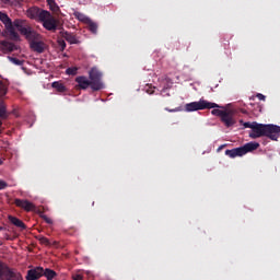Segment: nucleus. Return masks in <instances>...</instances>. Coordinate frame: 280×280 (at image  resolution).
<instances>
[{
    "mask_svg": "<svg viewBox=\"0 0 280 280\" xmlns=\"http://www.w3.org/2000/svg\"><path fill=\"white\" fill-rule=\"evenodd\" d=\"M14 26L19 32L25 36L26 40L30 42L32 51L36 54H43L47 49V44L40 37V34L36 33L30 26L25 25V20H14Z\"/></svg>",
    "mask_w": 280,
    "mask_h": 280,
    "instance_id": "f257e3e1",
    "label": "nucleus"
},
{
    "mask_svg": "<svg viewBox=\"0 0 280 280\" xmlns=\"http://www.w3.org/2000/svg\"><path fill=\"white\" fill-rule=\"evenodd\" d=\"M89 78L77 77L75 82L79 84L80 89L86 90L90 86L92 91H102V89H104V82H102V72H100L97 68H92L90 70Z\"/></svg>",
    "mask_w": 280,
    "mask_h": 280,
    "instance_id": "f03ea898",
    "label": "nucleus"
},
{
    "mask_svg": "<svg viewBox=\"0 0 280 280\" xmlns=\"http://www.w3.org/2000/svg\"><path fill=\"white\" fill-rule=\"evenodd\" d=\"M257 148H259V142H247L243 147L226 150L225 154L230 156V159H235L237 156H244L248 154V152H255Z\"/></svg>",
    "mask_w": 280,
    "mask_h": 280,
    "instance_id": "7ed1b4c3",
    "label": "nucleus"
},
{
    "mask_svg": "<svg viewBox=\"0 0 280 280\" xmlns=\"http://www.w3.org/2000/svg\"><path fill=\"white\" fill-rule=\"evenodd\" d=\"M211 108H220V105L211 103L209 101H205L202 98H200L198 102H191L185 105L186 113H194L196 110H207Z\"/></svg>",
    "mask_w": 280,
    "mask_h": 280,
    "instance_id": "20e7f679",
    "label": "nucleus"
},
{
    "mask_svg": "<svg viewBox=\"0 0 280 280\" xmlns=\"http://www.w3.org/2000/svg\"><path fill=\"white\" fill-rule=\"evenodd\" d=\"M39 21L43 23V27H45V30L48 32H56V30H58L56 19L51 16L49 11H42Z\"/></svg>",
    "mask_w": 280,
    "mask_h": 280,
    "instance_id": "39448f33",
    "label": "nucleus"
},
{
    "mask_svg": "<svg viewBox=\"0 0 280 280\" xmlns=\"http://www.w3.org/2000/svg\"><path fill=\"white\" fill-rule=\"evenodd\" d=\"M0 280H23V276L12 271L3 261L0 260Z\"/></svg>",
    "mask_w": 280,
    "mask_h": 280,
    "instance_id": "423d86ee",
    "label": "nucleus"
},
{
    "mask_svg": "<svg viewBox=\"0 0 280 280\" xmlns=\"http://www.w3.org/2000/svg\"><path fill=\"white\" fill-rule=\"evenodd\" d=\"M0 21L4 24L5 28L8 30L10 38H12V40H19V33L14 32V27H16L14 25V21L12 22L10 16H8L2 11H0Z\"/></svg>",
    "mask_w": 280,
    "mask_h": 280,
    "instance_id": "0eeeda50",
    "label": "nucleus"
},
{
    "mask_svg": "<svg viewBox=\"0 0 280 280\" xmlns=\"http://www.w3.org/2000/svg\"><path fill=\"white\" fill-rule=\"evenodd\" d=\"M267 125L255 122L253 129L249 131L250 139H259L266 137Z\"/></svg>",
    "mask_w": 280,
    "mask_h": 280,
    "instance_id": "6e6552de",
    "label": "nucleus"
},
{
    "mask_svg": "<svg viewBox=\"0 0 280 280\" xmlns=\"http://www.w3.org/2000/svg\"><path fill=\"white\" fill-rule=\"evenodd\" d=\"M265 137H268L271 141H277L280 137V126L267 125Z\"/></svg>",
    "mask_w": 280,
    "mask_h": 280,
    "instance_id": "1a4fd4ad",
    "label": "nucleus"
},
{
    "mask_svg": "<svg viewBox=\"0 0 280 280\" xmlns=\"http://www.w3.org/2000/svg\"><path fill=\"white\" fill-rule=\"evenodd\" d=\"M42 14H43V10L40 11V9L36 7L30 8L26 11V16H28V19H33V21H40Z\"/></svg>",
    "mask_w": 280,
    "mask_h": 280,
    "instance_id": "9d476101",
    "label": "nucleus"
},
{
    "mask_svg": "<svg viewBox=\"0 0 280 280\" xmlns=\"http://www.w3.org/2000/svg\"><path fill=\"white\" fill-rule=\"evenodd\" d=\"M43 277V267H37L34 269L28 270L26 280H37Z\"/></svg>",
    "mask_w": 280,
    "mask_h": 280,
    "instance_id": "9b49d317",
    "label": "nucleus"
},
{
    "mask_svg": "<svg viewBox=\"0 0 280 280\" xmlns=\"http://www.w3.org/2000/svg\"><path fill=\"white\" fill-rule=\"evenodd\" d=\"M16 207L24 209V211H32L34 209V203L28 200L15 199Z\"/></svg>",
    "mask_w": 280,
    "mask_h": 280,
    "instance_id": "f8f14e48",
    "label": "nucleus"
},
{
    "mask_svg": "<svg viewBox=\"0 0 280 280\" xmlns=\"http://www.w3.org/2000/svg\"><path fill=\"white\" fill-rule=\"evenodd\" d=\"M221 120L228 128H231V126L235 125V119H233V115L231 113L223 112Z\"/></svg>",
    "mask_w": 280,
    "mask_h": 280,
    "instance_id": "ddd939ff",
    "label": "nucleus"
},
{
    "mask_svg": "<svg viewBox=\"0 0 280 280\" xmlns=\"http://www.w3.org/2000/svg\"><path fill=\"white\" fill-rule=\"evenodd\" d=\"M9 221L11 222V224H13L14 226H18L19 229L25 230V223H23V221H21L19 218L9 217Z\"/></svg>",
    "mask_w": 280,
    "mask_h": 280,
    "instance_id": "4468645a",
    "label": "nucleus"
},
{
    "mask_svg": "<svg viewBox=\"0 0 280 280\" xmlns=\"http://www.w3.org/2000/svg\"><path fill=\"white\" fill-rule=\"evenodd\" d=\"M1 47L4 51H15L16 49V46L13 43H10L8 40H2Z\"/></svg>",
    "mask_w": 280,
    "mask_h": 280,
    "instance_id": "2eb2a0df",
    "label": "nucleus"
},
{
    "mask_svg": "<svg viewBox=\"0 0 280 280\" xmlns=\"http://www.w3.org/2000/svg\"><path fill=\"white\" fill-rule=\"evenodd\" d=\"M62 37L65 40H67V43H70V45H75L78 43V39L69 32H63Z\"/></svg>",
    "mask_w": 280,
    "mask_h": 280,
    "instance_id": "dca6fc26",
    "label": "nucleus"
},
{
    "mask_svg": "<svg viewBox=\"0 0 280 280\" xmlns=\"http://www.w3.org/2000/svg\"><path fill=\"white\" fill-rule=\"evenodd\" d=\"M1 119H8V109H5V105L0 103V126L3 125Z\"/></svg>",
    "mask_w": 280,
    "mask_h": 280,
    "instance_id": "f3484780",
    "label": "nucleus"
},
{
    "mask_svg": "<svg viewBox=\"0 0 280 280\" xmlns=\"http://www.w3.org/2000/svg\"><path fill=\"white\" fill-rule=\"evenodd\" d=\"M74 16L75 19H78V21H81V23H85V25L90 23V20H91L89 16L80 12H74Z\"/></svg>",
    "mask_w": 280,
    "mask_h": 280,
    "instance_id": "a211bd4d",
    "label": "nucleus"
},
{
    "mask_svg": "<svg viewBox=\"0 0 280 280\" xmlns=\"http://www.w3.org/2000/svg\"><path fill=\"white\" fill-rule=\"evenodd\" d=\"M52 89H56V91H58V93H65V91H67V88L65 86V84L55 81L51 84Z\"/></svg>",
    "mask_w": 280,
    "mask_h": 280,
    "instance_id": "6ab92c4d",
    "label": "nucleus"
},
{
    "mask_svg": "<svg viewBox=\"0 0 280 280\" xmlns=\"http://www.w3.org/2000/svg\"><path fill=\"white\" fill-rule=\"evenodd\" d=\"M43 276L46 277V279L51 280L54 279V277H56V271L46 268V269H43Z\"/></svg>",
    "mask_w": 280,
    "mask_h": 280,
    "instance_id": "aec40b11",
    "label": "nucleus"
},
{
    "mask_svg": "<svg viewBox=\"0 0 280 280\" xmlns=\"http://www.w3.org/2000/svg\"><path fill=\"white\" fill-rule=\"evenodd\" d=\"M85 25H89L90 32H92V34H97V23L91 21L90 19V22H88Z\"/></svg>",
    "mask_w": 280,
    "mask_h": 280,
    "instance_id": "412c9836",
    "label": "nucleus"
},
{
    "mask_svg": "<svg viewBox=\"0 0 280 280\" xmlns=\"http://www.w3.org/2000/svg\"><path fill=\"white\" fill-rule=\"evenodd\" d=\"M8 60H10V62H12V65H15L16 67H22L24 62L23 60L16 59L14 57H8Z\"/></svg>",
    "mask_w": 280,
    "mask_h": 280,
    "instance_id": "4be33fe9",
    "label": "nucleus"
},
{
    "mask_svg": "<svg viewBox=\"0 0 280 280\" xmlns=\"http://www.w3.org/2000/svg\"><path fill=\"white\" fill-rule=\"evenodd\" d=\"M8 93V86L0 81V97H3Z\"/></svg>",
    "mask_w": 280,
    "mask_h": 280,
    "instance_id": "5701e85b",
    "label": "nucleus"
},
{
    "mask_svg": "<svg viewBox=\"0 0 280 280\" xmlns=\"http://www.w3.org/2000/svg\"><path fill=\"white\" fill-rule=\"evenodd\" d=\"M67 75H77L78 74V69L75 67L68 68L66 70Z\"/></svg>",
    "mask_w": 280,
    "mask_h": 280,
    "instance_id": "b1692460",
    "label": "nucleus"
},
{
    "mask_svg": "<svg viewBox=\"0 0 280 280\" xmlns=\"http://www.w3.org/2000/svg\"><path fill=\"white\" fill-rule=\"evenodd\" d=\"M212 115H214L215 117H222L224 115V110H220V109H212Z\"/></svg>",
    "mask_w": 280,
    "mask_h": 280,
    "instance_id": "393cba45",
    "label": "nucleus"
},
{
    "mask_svg": "<svg viewBox=\"0 0 280 280\" xmlns=\"http://www.w3.org/2000/svg\"><path fill=\"white\" fill-rule=\"evenodd\" d=\"M58 45L61 48V51H65V49L67 48V43H65L63 39H59Z\"/></svg>",
    "mask_w": 280,
    "mask_h": 280,
    "instance_id": "a878e982",
    "label": "nucleus"
},
{
    "mask_svg": "<svg viewBox=\"0 0 280 280\" xmlns=\"http://www.w3.org/2000/svg\"><path fill=\"white\" fill-rule=\"evenodd\" d=\"M255 121L254 122H250V121H247V122H244L243 126L244 128H250V130H253V128L255 127Z\"/></svg>",
    "mask_w": 280,
    "mask_h": 280,
    "instance_id": "bb28decb",
    "label": "nucleus"
},
{
    "mask_svg": "<svg viewBox=\"0 0 280 280\" xmlns=\"http://www.w3.org/2000/svg\"><path fill=\"white\" fill-rule=\"evenodd\" d=\"M256 97L260 101V102H266V95L258 93L256 94Z\"/></svg>",
    "mask_w": 280,
    "mask_h": 280,
    "instance_id": "cd10ccee",
    "label": "nucleus"
},
{
    "mask_svg": "<svg viewBox=\"0 0 280 280\" xmlns=\"http://www.w3.org/2000/svg\"><path fill=\"white\" fill-rule=\"evenodd\" d=\"M5 187H8V183H5L3 179H0V191L1 189H5Z\"/></svg>",
    "mask_w": 280,
    "mask_h": 280,
    "instance_id": "c85d7f7f",
    "label": "nucleus"
},
{
    "mask_svg": "<svg viewBox=\"0 0 280 280\" xmlns=\"http://www.w3.org/2000/svg\"><path fill=\"white\" fill-rule=\"evenodd\" d=\"M72 279H73V280H84V278H83L82 275H80V273L73 275V276H72Z\"/></svg>",
    "mask_w": 280,
    "mask_h": 280,
    "instance_id": "c756f323",
    "label": "nucleus"
},
{
    "mask_svg": "<svg viewBox=\"0 0 280 280\" xmlns=\"http://www.w3.org/2000/svg\"><path fill=\"white\" fill-rule=\"evenodd\" d=\"M45 222H47V224H51V219L49 217H44Z\"/></svg>",
    "mask_w": 280,
    "mask_h": 280,
    "instance_id": "7c9ffc66",
    "label": "nucleus"
},
{
    "mask_svg": "<svg viewBox=\"0 0 280 280\" xmlns=\"http://www.w3.org/2000/svg\"><path fill=\"white\" fill-rule=\"evenodd\" d=\"M165 110H167L168 113H177L178 109H170V108H165Z\"/></svg>",
    "mask_w": 280,
    "mask_h": 280,
    "instance_id": "2f4dec72",
    "label": "nucleus"
},
{
    "mask_svg": "<svg viewBox=\"0 0 280 280\" xmlns=\"http://www.w3.org/2000/svg\"><path fill=\"white\" fill-rule=\"evenodd\" d=\"M1 2H2L4 5H9L10 0H1Z\"/></svg>",
    "mask_w": 280,
    "mask_h": 280,
    "instance_id": "473e14b6",
    "label": "nucleus"
},
{
    "mask_svg": "<svg viewBox=\"0 0 280 280\" xmlns=\"http://www.w3.org/2000/svg\"><path fill=\"white\" fill-rule=\"evenodd\" d=\"M47 3H49V5H51V3H54V0H47Z\"/></svg>",
    "mask_w": 280,
    "mask_h": 280,
    "instance_id": "72a5a7b5",
    "label": "nucleus"
},
{
    "mask_svg": "<svg viewBox=\"0 0 280 280\" xmlns=\"http://www.w3.org/2000/svg\"><path fill=\"white\" fill-rule=\"evenodd\" d=\"M147 93H149L150 95H152V93H154V92H150V91L147 90Z\"/></svg>",
    "mask_w": 280,
    "mask_h": 280,
    "instance_id": "f704fd0d",
    "label": "nucleus"
},
{
    "mask_svg": "<svg viewBox=\"0 0 280 280\" xmlns=\"http://www.w3.org/2000/svg\"><path fill=\"white\" fill-rule=\"evenodd\" d=\"M0 165H3V160L0 159Z\"/></svg>",
    "mask_w": 280,
    "mask_h": 280,
    "instance_id": "c9c22d12",
    "label": "nucleus"
}]
</instances>
